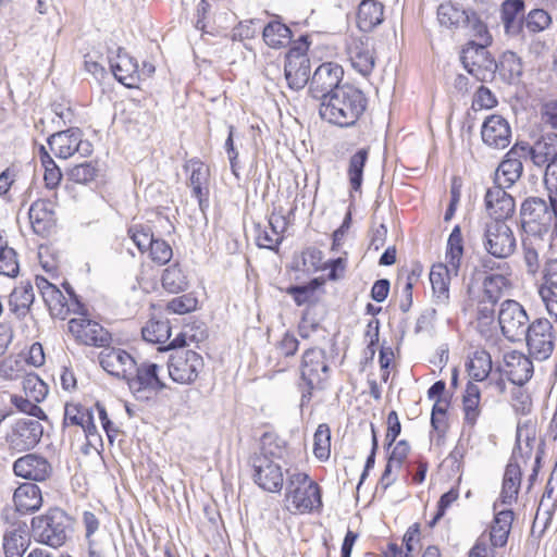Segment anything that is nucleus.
<instances>
[{"mask_svg":"<svg viewBox=\"0 0 557 557\" xmlns=\"http://www.w3.org/2000/svg\"><path fill=\"white\" fill-rule=\"evenodd\" d=\"M367 106L368 99L359 88L344 84L320 103L319 114L323 121L347 128L356 125Z\"/></svg>","mask_w":557,"mask_h":557,"instance_id":"nucleus-1","label":"nucleus"},{"mask_svg":"<svg viewBox=\"0 0 557 557\" xmlns=\"http://www.w3.org/2000/svg\"><path fill=\"white\" fill-rule=\"evenodd\" d=\"M262 453L252 458L255 483L270 493L281 492L284 483L282 467L274 459H282L286 443L274 433H264L261 438Z\"/></svg>","mask_w":557,"mask_h":557,"instance_id":"nucleus-2","label":"nucleus"},{"mask_svg":"<svg viewBox=\"0 0 557 557\" xmlns=\"http://www.w3.org/2000/svg\"><path fill=\"white\" fill-rule=\"evenodd\" d=\"M73 518L62 508L52 507L30 520L35 542L51 548L62 547L73 532Z\"/></svg>","mask_w":557,"mask_h":557,"instance_id":"nucleus-3","label":"nucleus"},{"mask_svg":"<svg viewBox=\"0 0 557 557\" xmlns=\"http://www.w3.org/2000/svg\"><path fill=\"white\" fill-rule=\"evenodd\" d=\"M285 502L293 513L311 512L322 507L321 490L305 472H287Z\"/></svg>","mask_w":557,"mask_h":557,"instance_id":"nucleus-4","label":"nucleus"},{"mask_svg":"<svg viewBox=\"0 0 557 557\" xmlns=\"http://www.w3.org/2000/svg\"><path fill=\"white\" fill-rule=\"evenodd\" d=\"M299 370L298 388L301 393L300 406L302 407L310 403L313 391L323 388V384L329 377L330 367L326 362L325 350L321 348L305 350Z\"/></svg>","mask_w":557,"mask_h":557,"instance_id":"nucleus-5","label":"nucleus"},{"mask_svg":"<svg viewBox=\"0 0 557 557\" xmlns=\"http://www.w3.org/2000/svg\"><path fill=\"white\" fill-rule=\"evenodd\" d=\"M309 42L301 36L287 51L285 57L284 76L289 89L298 91L310 84V60L307 54Z\"/></svg>","mask_w":557,"mask_h":557,"instance_id":"nucleus-6","label":"nucleus"},{"mask_svg":"<svg viewBox=\"0 0 557 557\" xmlns=\"http://www.w3.org/2000/svg\"><path fill=\"white\" fill-rule=\"evenodd\" d=\"M490 44L468 42L461 53V62L469 74L478 82H487L494 78L498 69L497 61L487 50Z\"/></svg>","mask_w":557,"mask_h":557,"instance_id":"nucleus-7","label":"nucleus"},{"mask_svg":"<svg viewBox=\"0 0 557 557\" xmlns=\"http://www.w3.org/2000/svg\"><path fill=\"white\" fill-rule=\"evenodd\" d=\"M523 341L527 343L531 358L537 361L548 359L555 348L556 335L553 324L545 318H539L531 322Z\"/></svg>","mask_w":557,"mask_h":557,"instance_id":"nucleus-8","label":"nucleus"},{"mask_svg":"<svg viewBox=\"0 0 557 557\" xmlns=\"http://www.w3.org/2000/svg\"><path fill=\"white\" fill-rule=\"evenodd\" d=\"M483 246L487 253L497 259L510 257L516 249L512 230L505 221L491 220L485 224Z\"/></svg>","mask_w":557,"mask_h":557,"instance_id":"nucleus-9","label":"nucleus"},{"mask_svg":"<svg viewBox=\"0 0 557 557\" xmlns=\"http://www.w3.org/2000/svg\"><path fill=\"white\" fill-rule=\"evenodd\" d=\"M498 323L503 335L510 342H521L529 325V315L516 300L507 299L500 305Z\"/></svg>","mask_w":557,"mask_h":557,"instance_id":"nucleus-10","label":"nucleus"},{"mask_svg":"<svg viewBox=\"0 0 557 557\" xmlns=\"http://www.w3.org/2000/svg\"><path fill=\"white\" fill-rule=\"evenodd\" d=\"M48 145L60 159H69L75 153L85 158L92 153V145L83 139V132L78 127H70L52 134L48 138Z\"/></svg>","mask_w":557,"mask_h":557,"instance_id":"nucleus-11","label":"nucleus"},{"mask_svg":"<svg viewBox=\"0 0 557 557\" xmlns=\"http://www.w3.org/2000/svg\"><path fill=\"white\" fill-rule=\"evenodd\" d=\"M203 369L202 357L194 350H176L168 361L170 377L180 384H191Z\"/></svg>","mask_w":557,"mask_h":557,"instance_id":"nucleus-12","label":"nucleus"},{"mask_svg":"<svg viewBox=\"0 0 557 557\" xmlns=\"http://www.w3.org/2000/svg\"><path fill=\"white\" fill-rule=\"evenodd\" d=\"M344 76L343 67L334 62H325L317 67L311 76L309 94L321 102L337 88H342L341 82Z\"/></svg>","mask_w":557,"mask_h":557,"instance_id":"nucleus-13","label":"nucleus"},{"mask_svg":"<svg viewBox=\"0 0 557 557\" xmlns=\"http://www.w3.org/2000/svg\"><path fill=\"white\" fill-rule=\"evenodd\" d=\"M42 434L44 428L38 420L24 418L15 421L7 434L5 441L11 450L28 451L37 446Z\"/></svg>","mask_w":557,"mask_h":557,"instance_id":"nucleus-14","label":"nucleus"},{"mask_svg":"<svg viewBox=\"0 0 557 557\" xmlns=\"http://www.w3.org/2000/svg\"><path fill=\"white\" fill-rule=\"evenodd\" d=\"M159 369L157 363L135 361L132 374H128L125 381L136 398L143 399L146 391L158 392L165 388V384L159 377Z\"/></svg>","mask_w":557,"mask_h":557,"instance_id":"nucleus-15","label":"nucleus"},{"mask_svg":"<svg viewBox=\"0 0 557 557\" xmlns=\"http://www.w3.org/2000/svg\"><path fill=\"white\" fill-rule=\"evenodd\" d=\"M69 331L83 345L106 347L111 342V334L101 324L86 318L71 319Z\"/></svg>","mask_w":557,"mask_h":557,"instance_id":"nucleus-16","label":"nucleus"},{"mask_svg":"<svg viewBox=\"0 0 557 557\" xmlns=\"http://www.w3.org/2000/svg\"><path fill=\"white\" fill-rule=\"evenodd\" d=\"M346 53L351 66L358 73L362 76H368L372 73L375 59L369 37L349 36L346 39Z\"/></svg>","mask_w":557,"mask_h":557,"instance_id":"nucleus-17","label":"nucleus"},{"mask_svg":"<svg viewBox=\"0 0 557 557\" xmlns=\"http://www.w3.org/2000/svg\"><path fill=\"white\" fill-rule=\"evenodd\" d=\"M13 472L28 481L44 482L52 475V466L46 457L30 453L13 462Z\"/></svg>","mask_w":557,"mask_h":557,"instance_id":"nucleus-18","label":"nucleus"},{"mask_svg":"<svg viewBox=\"0 0 557 557\" xmlns=\"http://www.w3.org/2000/svg\"><path fill=\"white\" fill-rule=\"evenodd\" d=\"M522 159H528L522 145L516 144L506 154V158L496 169L494 185L511 187L523 171Z\"/></svg>","mask_w":557,"mask_h":557,"instance_id":"nucleus-19","label":"nucleus"},{"mask_svg":"<svg viewBox=\"0 0 557 557\" xmlns=\"http://www.w3.org/2000/svg\"><path fill=\"white\" fill-rule=\"evenodd\" d=\"M112 74L122 85L135 88L140 82L139 66L135 58L123 48L116 50L115 57H109Z\"/></svg>","mask_w":557,"mask_h":557,"instance_id":"nucleus-20","label":"nucleus"},{"mask_svg":"<svg viewBox=\"0 0 557 557\" xmlns=\"http://www.w3.org/2000/svg\"><path fill=\"white\" fill-rule=\"evenodd\" d=\"M520 145H522L528 159L539 168L545 166L546 169L548 164L557 160V133L555 132L543 134L532 146L523 143Z\"/></svg>","mask_w":557,"mask_h":557,"instance_id":"nucleus-21","label":"nucleus"},{"mask_svg":"<svg viewBox=\"0 0 557 557\" xmlns=\"http://www.w3.org/2000/svg\"><path fill=\"white\" fill-rule=\"evenodd\" d=\"M481 136L485 145L495 149H505L511 141V128L504 116L492 114L483 122Z\"/></svg>","mask_w":557,"mask_h":557,"instance_id":"nucleus-22","label":"nucleus"},{"mask_svg":"<svg viewBox=\"0 0 557 557\" xmlns=\"http://www.w3.org/2000/svg\"><path fill=\"white\" fill-rule=\"evenodd\" d=\"M36 285L52 315L64 319L70 311L77 312V309L72 308L69 299L57 285L44 276H36Z\"/></svg>","mask_w":557,"mask_h":557,"instance_id":"nucleus-23","label":"nucleus"},{"mask_svg":"<svg viewBox=\"0 0 557 557\" xmlns=\"http://www.w3.org/2000/svg\"><path fill=\"white\" fill-rule=\"evenodd\" d=\"M28 216L34 233L49 236L55 226L54 206L50 200L38 199L32 203Z\"/></svg>","mask_w":557,"mask_h":557,"instance_id":"nucleus-24","label":"nucleus"},{"mask_svg":"<svg viewBox=\"0 0 557 557\" xmlns=\"http://www.w3.org/2000/svg\"><path fill=\"white\" fill-rule=\"evenodd\" d=\"M520 214L523 227L535 224L539 232L547 230L553 218L550 203L547 205L544 199L539 197L525 199L521 206Z\"/></svg>","mask_w":557,"mask_h":557,"instance_id":"nucleus-25","label":"nucleus"},{"mask_svg":"<svg viewBox=\"0 0 557 557\" xmlns=\"http://www.w3.org/2000/svg\"><path fill=\"white\" fill-rule=\"evenodd\" d=\"M506 188L494 185L485 194V207L488 214L493 216V220L505 221L515 211V200L506 191Z\"/></svg>","mask_w":557,"mask_h":557,"instance_id":"nucleus-26","label":"nucleus"},{"mask_svg":"<svg viewBox=\"0 0 557 557\" xmlns=\"http://www.w3.org/2000/svg\"><path fill=\"white\" fill-rule=\"evenodd\" d=\"M505 372L508 380L523 386L533 375L532 360L524 354L513 350L504 356Z\"/></svg>","mask_w":557,"mask_h":557,"instance_id":"nucleus-27","label":"nucleus"},{"mask_svg":"<svg viewBox=\"0 0 557 557\" xmlns=\"http://www.w3.org/2000/svg\"><path fill=\"white\" fill-rule=\"evenodd\" d=\"M100 366L109 374L126 380L132 374L135 359L125 350L112 348L100 354Z\"/></svg>","mask_w":557,"mask_h":557,"instance_id":"nucleus-28","label":"nucleus"},{"mask_svg":"<svg viewBox=\"0 0 557 557\" xmlns=\"http://www.w3.org/2000/svg\"><path fill=\"white\" fill-rule=\"evenodd\" d=\"M29 545L30 536L25 522H14L5 530L3 535L5 557H23Z\"/></svg>","mask_w":557,"mask_h":557,"instance_id":"nucleus-29","label":"nucleus"},{"mask_svg":"<svg viewBox=\"0 0 557 557\" xmlns=\"http://www.w3.org/2000/svg\"><path fill=\"white\" fill-rule=\"evenodd\" d=\"M524 0H505L500 4V21L505 34L509 37H518L523 33Z\"/></svg>","mask_w":557,"mask_h":557,"instance_id":"nucleus-30","label":"nucleus"},{"mask_svg":"<svg viewBox=\"0 0 557 557\" xmlns=\"http://www.w3.org/2000/svg\"><path fill=\"white\" fill-rule=\"evenodd\" d=\"M13 503L15 510L21 515H29L42 506V494L40 487L30 482L22 483L14 491Z\"/></svg>","mask_w":557,"mask_h":557,"instance_id":"nucleus-31","label":"nucleus"},{"mask_svg":"<svg viewBox=\"0 0 557 557\" xmlns=\"http://www.w3.org/2000/svg\"><path fill=\"white\" fill-rule=\"evenodd\" d=\"M450 264H433L430 271V282L433 292L434 304L437 306H447L449 302V285L454 272L450 271Z\"/></svg>","mask_w":557,"mask_h":557,"instance_id":"nucleus-32","label":"nucleus"},{"mask_svg":"<svg viewBox=\"0 0 557 557\" xmlns=\"http://www.w3.org/2000/svg\"><path fill=\"white\" fill-rule=\"evenodd\" d=\"M191 174L189 177V186L193 190V196L197 198L201 211H205L209 206V169L200 161H190Z\"/></svg>","mask_w":557,"mask_h":557,"instance_id":"nucleus-33","label":"nucleus"},{"mask_svg":"<svg viewBox=\"0 0 557 557\" xmlns=\"http://www.w3.org/2000/svg\"><path fill=\"white\" fill-rule=\"evenodd\" d=\"M35 300L34 287L30 282H21L15 286L9 296L10 311L16 315L17 319L25 318Z\"/></svg>","mask_w":557,"mask_h":557,"instance_id":"nucleus-34","label":"nucleus"},{"mask_svg":"<svg viewBox=\"0 0 557 557\" xmlns=\"http://www.w3.org/2000/svg\"><path fill=\"white\" fill-rule=\"evenodd\" d=\"M384 7L376 0H362L358 7L357 26L363 33L373 30L383 22Z\"/></svg>","mask_w":557,"mask_h":557,"instance_id":"nucleus-35","label":"nucleus"},{"mask_svg":"<svg viewBox=\"0 0 557 557\" xmlns=\"http://www.w3.org/2000/svg\"><path fill=\"white\" fill-rule=\"evenodd\" d=\"M521 467L519 462L509 461L503 479V487L500 493L502 503L511 505L518 496L521 484Z\"/></svg>","mask_w":557,"mask_h":557,"instance_id":"nucleus-36","label":"nucleus"},{"mask_svg":"<svg viewBox=\"0 0 557 557\" xmlns=\"http://www.w3.org/2000/svg\"><path fill=\"white\" fill-rule=\"evenodd\" d=\"M512 521L513 511L511 509H504L495 515L490 532L493 547H503L507 544Z\"/></svg>","mask_w":557,"mask_h":557,"instance_id":"nucleus-37","label":"nucleus"},{"mask_svg":"<svg viewBox=\"0 0 557 557\" xmlns=\"http://www.w3.org/2000/svg\"><path fill=\"white\" fill-rule=\"evenodd\" d=\"M463 251L465 248L461 227L460 225H455L451 233L448 236L445 251L446 263L450 264L449 269L450 271L454 272L455 276L458 275Z\"/></svg>","mask_w":557,"mask_h":557,"instance_id":"nucleus-38","label":"nucleus"},{"mask_svg":"<svg viewBox=\"0 0 557 557\" xmlns=\"http://www.w3.org/2000/svg\"><path fill=\"white\" fill-rule=\"evenodd\" d=\"M369 158V148L357 150L348 162L347 176L352 190L359 191L363 182V170Z\"/></svg>","mask_w":557,"mask_h":557,"instance_id":"nucleus-39","label":"nucleus"},{"mask_svg":"<svg viewBox=\"0 0 557 557\" xmlns=\"http://www.w3.org/2000/svg\"><path fill=\"white\" fill-rule=\"evenodd\" d=\"M162 287L170 294H178L188 288V278L178 263L163 270L161 276Z\"/></svg>","mask_w":557,"mask_h":557,"instance_id":"nucleus-40","label":"nucleus"},{"mask_svg":"<svg viewBox=\"0 0 557 557\" xmlns=\"http://www.w3.org/2000/svg\"><path fill=\"white\" fill-rule=\"evenodd\" d=\"M262 36L269 47L278 49L290 42L292 30L280 21H271L264 26Z\"/></svg>","mask_w":557,"mask_h":557,"instance_id":"nucleus-41","label":"nucleus"},{"mask_svg":"<svg viewBox=\"0 0 557 557\" xmlns=\"http://www.w3.org/2000/svg\"><path fill=\"white\" fill-rule=\"evenodd\" d=\"M481 392L476 384L469 382L467 384L462 398L465 422L473 426L481 413L480 409Z\"/></svg>","mask_w":557,"mask_h":557,"instance_id":"nucleus-42","label":"nucleus"},{"mask_svg":"<svg viewBox=\"0 0 557 557\" xmlns=\"http://www.w3.org/2000/svg\"><path fill=\"white\" fill-rule=\"evenodd\" d=\"M469 376L474 381L485 380L492 371V358L486 350H476L467 363Z\"/></svg>","mask_w":557,"mask_h":557,"instance_id":"nucleus-43","label":"nucleus"},{"mask_svg":"<svg viewBox=\"0 0 557 557\" xmlns=\"http://www.w3.org/2000/svg\"><path fill=\"white\" fill-rule=\"evenodd\" d=\"M143 338L152 344H164L171 337V326L168 320H149L141 330Z\"/></svg>","mask_w":557,"mask_h":557,"instance_id":"nucleus-44","label":"nucleus"},{"mask_svg":"<svg viewBox=\"0 0 557 557\" xmlns=\"http://www.w3.org/2000/svg\"><path fill=\"white\" fill-rule=\"evenodd\" d=\"M482 284L483 297L492 300V302H498L505 289L509 286V280L504 273H491L484 277Z\"/></svg>","mask_w":557,"mask_h":557,"instance_id":"nucleus-45","label":"nucleus"},{"mask_svg":"<svg viewBox=\"0 0 557 557\" xmlns=\"http://www.w3.org/2000/svg\"><path fill=\"white\" fill-rule=\"evenodd\" d=\"M321 285L319 278H313L306 285H292L285 292L293 297L297 306H304L314 301V293Z\"/></svg>","mask_w":557,"mask_h":557,"instance_id":"nucleus-46","label":"nucleus"},{"mask_svg":"<svg viewBox=\"0 0 557 557\" xmlns=\"http://www.w3.org/2000/svg\"><path fill=\"white\" fill-rule=\"evenodd\" d=\"M313 454L321 461L330 458L331 431L325 423L320 424L313 435Z\"/></svg>","mask_w":557,"mask_h":557,"instance_id":"nucleus-47","label":"nucleus"},{"mask_svg":"<svg viewBox=\"0 0 557 557\" xmlns=\"http://www.w3.org/2000/svg\"><path fill=\"white\" fill-rule=\"evenodd\" d=\"M552 16L543 9H533L523 17V29L531 34L541 33L549 27Z\"/></svg>","mask_w":557,"mask_h":557,"instance_id":"nucleus-48","label":"nucleus"},{"mask_svg":"<svg viewBox=\"0 0 557 557\" xmlns=\"http://www.w3.org/2000/svg\"><path fill=\"white\" fill-rule=\"evenodd\" d=\"M128 235L138 250L144 253L147 252L151 244L157 239L149 225L135 224L128 228Z\"/></svg>","mask_w":557,"mask_h":557,"instance_id":"nucleus-49","label":"nucleus"},{"mask_svg":"<svg viewBox=\"0 0 557 557\" xmlns=\"http://www.w3.org/2000/svg\"><path fill=\"white\" fill-rule=\"evenodd\" d=\"M23 389L25 395L35 403L42 401L48 394L47 384L36 374H27L23 379Z\"/></svg>","mask_w":557,"mask_h":557,"instance_id":"nucleus-50","label":"nucleus"},{"mask_svg":"<svg viewBox=\"0 0 557 557\" xmlns=\"http://www.w3.org/2000/svg\"><path fill=\"white\" fill-rule=\"evenodd\" d=\"M461 14L466 15L465 22L467 23L469 30L478 39L476 44L492 42V36L488 33L487 26L481 21L475 12L466 13L463 11Z\"/></svg>","mask_w":557,"mask_h":557,"instance_id":"nucleus-51","label":"nucleus"},{"mask_svg":"<svg viewBox=\"0 0 557 557\" xmlns=\"http://www.w3.org/2000/svg\"><path fill=\"white\" fill-rule=\"evenodd\" d=\"M20 272L17 253L12 247H4L0 251V275L16 277Z\"/></svg>","mask_w":557,"mask_h":557,"instance_id":"nucleus-52","label":"nucleus"},{"mask_svg":"<svg viewBox=\"0 0 557 557\" xmlns=\"http://www.w3.org/2000/svg\"><path fill=\"white\" fill-rule=\"evenodd\" d=\"M11 404L23 413L37 418L38 420H46L47 416L44 410L33 399L25 395H11Z\"/></svg>","mask_w":557,"mask_h":557,"instance_id":"nucleus-53","label":"nucleus"},{"mask_svg":"<svg viewBox=\"0 0 557 557\" xmlns=\"http://www.w3.org/2000/svg\"><path fill=\"white\" fill-rule=\"evenodd\" d=\"M147 252L149 253L150 260L159 265L166 264L173 257L172 247L168 242L161 238H157L148 248Z\"/></svg>","mask_w":557,"mask_h":557,"instance_id":"nucleus-54","label":"nucleus"},{"mask_svg":"<svg viewBox=\"0 0 557 557\" xmlns=\"http://www.w3.org/2000/svg\"><path fill=\"white\" fill-rule=\"evenodd\" d=\"M535 443V437L527 434L524 441H522V430L518 428L517 436H516V446L512 450V455L509 461L519 462L518 459L521 458L523 460H528L532 456L533 444Z\"/></svg>","mask_w":557,"mask_h":557,"instance_id":"nucleus-55","label":"nucleus"},{"mask_svg":"<svg viewBox=\"0 0 557 557\" xmlns=\"http://www.w3.org/2000/svg\"><path fill=\"white\" fill-rule=\"evenodd\" d=\"M542 508H545V511L549 517L557 508V480L554 472L550 474L541 498L539 510Z\"/></svg>","mask_w":557,"mask_h":557,"instance_id":"nucleus-56","label":"nucleus"},{"mask_svg":"<svg viewBox=\"0 0 557 557\" xmlns=\"http://www.w3.org/2000/svg\"><path fill=\"white\" fill-rule=\"evenodd\" d=\"M91 411L79 404L67 403L64 408V425L81 426L86 422Z\"/></svg>","mask_w":557,"mask_h":557,"instance_id":"nucleus-57","label":"nucleus"},{"mask_svg":"<svg viewBox=\"0 0 557 557\" xmlns=\"http://www.w3.org/2000/svg\"><path fill=\"white\" fill-rule=\"evenodd\" d=\"M98 173V169L92 162H84L73 166L70 172V178L78 184H88L92 182Z\"/></svg>","mask_w":557,"mask_h":557,"instance_id":"nucleus-58","label":"nucleus"},{"mask_svg":"<svg viewBox=\"0 0 557 557\" xmlns=\"http://www.w3.org/2000/svg\"><path fill=\"white\" fill-rule=\"evenodd\" d=\"M197 299L191 294L175 297L166 304V310L175 314H185L197 308Z\"/></svg>","mask_w":557,"mask_h":557,"instance_id":"nucleus-59","label":"nucleus"},{"mask_svg":"<svg viewBox=\"0 0 557 557\" xmlns=\"http://www.w3.org/2000/svg\"><path fill=\"white\" fill-rule=\"evenodd\" d=\"M497 63L498 67L507 72L510 77H519L522 75L523 66L521 59L512 51L504 52Z\"/></svg>","mask_w":557,"mask_h":557,"instance_id":"nucleus-60","label":"nucleus"},{"mask_svg":"<svg viewBox=\"0 0 557 557\" xmlns=\"http://www.w3.org/2000/svg\"><path fill=\"white\" fill-rule=\"evenodd\" d=\"M256 233V242L260 248L277 250L280 244L283 240V237L273 236L271 230L268 226L261 227L260 224L257 225Z\"/></svg>","mask_w":557,"mask_h":557,"instance_id":"nucleus-61","label":"nucleus"},{"mask_svg":"<svg viewBox=\"0 0 557 557\" xmlns=\"http://www.w3.org/2000/svg\"><path fill=\"white\" fill-rule=\"evenodd\" d=\"M459 497L458 488H450L448 492L444 493L438 503H437V511L432 520L429 522V525L433 528L437 521L445 515L446 510L450 507L453 503H455Z\"/></svg>","mask_w":557,"mask_h":557,"instance_id":"nucleus-62","label":"nucleus"},{"mask_svg":"<svg viewBox=\"0 0 557 557\" xmlns=\"http://www.w3.org/2000/svg\"><path fill=\"white\" fill-rule=\"evenodd\" d=\"M511 401L513 409L521 413L527 414L531 410V398L522 386L516 385V387L511 391Z\"/></svg>","mask_w":557,"mask_h":557,"instance_id":"nucleus-63","label":"nucleus"},{"mask_svg":"<svg viewBox=\"0 0 557 557\" xmlns=\"http://www.w3.org/2000/svg\"><path fill=\"white\" fill-rule=\"evenodd\" d=\"M24 364L22 360L7 358L0 363V375L8 380H16L23 375Z\"/></svg>","mask_w":557,"mask_h":557,"instance_id":"nucleus-64","label":"nucleus"}]
</instances>
